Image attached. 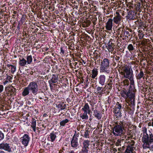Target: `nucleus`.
I'll use <instances>...</instances> for the list:
<instances>
[{"mask_svg": "<svg viewBox=\"0 0 153 153\" xmlns=\"http://www.w3.org/2000/svg\"><path fill=\"white\" fill-rule=\"evenodd\" d=\"M5 90L8 95L14 96L16 94V89L12 85L6 87Z\"/></svg>", "mask_w": 153, "mask_h": 153, "instance_id": "nucleus-5", "label": "nucleus"}, {"mask_svg": "<svg viewBox=\"0 0 153 153\" xmlns=\"http://www.w3.org/2000/svg\"><path fill=\"white\" fill-rule=\"evenodd\" d=\"M102 87H98L97 88V90L98 91H99L98 93H100L101 92L100 91L102 90Z\"/></svg>", "mask_w": 153, "mask_h": 153, "instance_id": "nucleus-50", "label": "nucleus"}, {"mask_svg": "<svg viewBox=\"0 0 153 153\" xmlns=\"http://www.w3.org/2000/svg\"><path fill=\"white\" fill-rule=\"evenodd\" d=\"M30 91L33 94L36 95L38 93V86L37 84L35 82H30L27 86Z\"/></svg>", "mask_w": 153, "mask_h": 153, "instance_id": "nucleus-4", "label": "nucleus"}, {"mask_svg": "<svg viewBox=\"0 0 153 153\" xmlns=\"http://www.w3.org/2000/svg\"><path fill=\"white\" fill-rule=\"evenodd\" d=\"M124 34H126L127 35H128V36H130V34L129 33V32L128 31H126L125 32H124Z\"/></svg>", "mask_w": 153, "mask_h": 153, "instance_id": "nucleus-55", "label": "nucleus"}, {"mask_svg": "<svg viewBox=\"0 0 153 153\" xmlns=\"http://www.w3.org/2000/svg\"><path fill=\"white\" fill-rule=\"evenodd\" d=\"M48 50V49H46V50Z\"/></svg>", "mask_w": 153, "mask_h": 153, "instance_id": "nucleus-63", "label": "nucleus"}, {"mask_svg": "<svg viewBox=\"0 0 153 153\" xmlns=\"http://www.w3.org/2000/svg\"><path fill=\"white\" fill-rule=\"evenodd\" d=\"M74 153V152L72 151L71 153Z\"/></svg>", "mask_w": 153, "mask_h": 153, "instance_id": "nucleus-61", "label": "nucleus"}, {"mask_svg": "<svg viewBox=\"0 0 153 153\" xmlns=\"http://www.w3.org/2000/svg\"><path fill=\"white\" fill-rule=\"evenodd\" d=\"M3 86L2 85H0V93L3 90Z\"/></svg>", "mask_w": 153, "mask_h": 153, "instance_id": "nucleus-51", "label": "nucleus"}, {"mask_svg": "<svg viewBox=\"0 0 153 153\" xmlns=\"http://www.w3.org/2000/svg\"><path fill=\"white\" fill-rule=\"evenodd\" d=\"M110 79H109L108 80V82L107 85H112L113 83V79L112 77H110Z\"/></svg>", "mask_w": 153, "mask_h": 153, "instance_id": "nucleus-38", "label": "nucleus"}, {"mask_svg": "<svg viewBox=\"0 0 153 153\" xmlns=\"http://www.w3.org/2000/svg\"><path fill=\"white\" fill-rule=\"evenodd\" d=\"M92 74H91V77L93 79H95L98 74V71L96 68H94L92 71Z\"/></svg>", "mask_w": 153, "mask_h": 153, "instance_id": "nucleus-20", "label": "nucleus"}, {"mask_svg": "<svg viewBox=\"0 0 153 153\" xmlns=\"http://www.w3.org/2000/svg\"><path fill=\"white\" fill-rule=\"evenodd\" d=\"M8 82V80H6L3 82V84L4 85L6 84Z\"/></svg>", "mask_w": 153, "mask_h": 153, "instance_id": "nucleus-56", "label": "nucleus"}, {"mask_svg": "<svg viewBox=\"0 0 153 153\" xmlns=\"http://www.w3.org/2000/svg\"><path fill=\"white\" fill-rule=\"evenodd\" d=\"M97 18H96L94 19V20L92 21V22L93 23V25L94 26V25H96V21H97Z\"/></svg>", "mask_w": 153, "mask_h": 153, "instance_id": "nucleus-53", "label": "nucleus"}, {"mask_svg": "<svg viewBox=\"0 0 153 153\" xmlns=\"http://www.w3.org/2000/svg\"><path fill=\"white\" fill-rule=\"evenodd\" d=\"M136 91V90H134L133 91H131L130 89L128 91L127 94V98L130 100L131 101V103H134V99H135V91Z\"/></svg>", "mask_w": 153, "mask_h": 153, "instance_id": "nucleus-6", "label": "nucleus"}, {"mask_svg": "<svg viewBox=\"0 0 153 153\" xmlns=\"http://www.w3.org/2000/svg\"><path fill=\"white\" fill-rule=\"evenodd\" d=\"M109 60L107 58H104L101 63L100 66L110 67Z\"/></svg>", "mask_w": 153, "mask_h": 153, "instance_id": "nucleus-18", "label": "nucleus"}, {"mask_svg": "<svg viewBox=\"0 0 153 153\" xmlns=\"http://www.w3.org/2000/svg\"><path fill=\"white\" fill-rule=\"evenodd\" d=\"M137 74H136V77L137 79H140L142 78L143 79L144 78V74L141 69L137 70Z\"/></svg>", "mask_w": 153, "mask_h": 153, "instance_id": "nucleus-14", "label": "nucleus"}, {"mask_svg": "<svg viewBox=\"0 0 153 153\" xmlns=\"http://www.w3.org/2000/svg\"><path fill=\"white\" fill-rule=\"evenodd\" d=\"M12 78L10 76L7 75V80L10 81Z\"/></svg>", "mask_w": 153, "mask_h": 153, "instance_id": "nucleus-54", "label": "nucleus"}, {"mask_svg": "<svg viewBox=\"0 0 153 153\" xmlns=\"http://www.w3.org/2000/svg\"><path fill=\"white\" fill-rule=\"evenodd\" d=\"M30 140V137L27 134H25L22 137L20 138V140L21 141L22 143L25 146H27Z\"/></svg>", "mask_w": 153, "mask_h": 153, "instance_id": "nucleus-7", "label": "nucleus"}, {"mask_svg": "<svg viewBox=\"0 0 153 153\" xmlns=\"http://www.w3.org/2000/svg\"><path fill=\"white\" fill-rule=\"evenodd\" d=\"M123 83L125 85L128 86L129 85V81L127 79H125L123 80Z\"/></svg>", "mask_w": 153, "mask_h": 153, "instance_id": "nucleus-42", "label": "nucleus"}, {"mask_svg": "<svg viewBox=\"0 0 153 153\" xmlns=\"http://www.w3.org/2000/svg\"><path fill=\"white\" fill-rule=\"evenodd\" d=\"M123 123H116L113 129L112 133L115 136H120L123 134Z\"/></svg>", "mask_w": 153, "mask_h": 153, "instance_id": "nucleus-2", "label": "nucleus"}, {"mask_svg": "<svg viewBox=\"0 0 153 153\" xmlns=\"http://www.w3.org/2000/svg\"><path fill=\"white\" fill-rule=\"evenodd\" d=\"M90 132V131H88V130H86L83 136L86 138H89V135Z\"/></svg>", "mask_w": 153, "mask_h": 153, "instance_id": "nucleus-37", "label": "nucleus"}, {"mask_svg": "<svg viewBox=\"0 0 153 153\" xmlns=\"http://www.w3.org/2000/svg\"><path fill=\"white\" fill-rule=\"evenodd\" d=\"M4 137V135L3 133H2L0 131V140L2 139Z\"/></svg>", "mask_w": 153, "mask_h": 153, "instance_id": "nucleus-47", "label": "nucleus"}, {"mask_svg": "<svg viewBox=\"0 0 153 153\" xmlns=\"http://www.w3.org/2000/svg\"><path fill=\"white\" fill-rule=\"evenodd\" d=\"M128 106L126 107V108H127ZM127 110H126V111H127V110H128V109H126Z\"/></svg>", "mask_w": 153, "mask_h": 153, "instance_id": "nucleus-62", "label": "nucleus"}, {"mask_svg": "<svg viewBox=\"0 0 153 153\" xmlns=\"http://www.w3.org/2000/svg\"><path fill=\"white\" fill-rule=\"evenodd\" d=\"M125 147H124V146H122L121 148L120 147L118 148V150L119 152H122L125 149Z\"/></svg>", "mask_w": 153, "mask_h": 153, "instance_id": "nucleus-45", "label": "nucleus"}, {"mask_svg": "<svg viewBox=\"0 0 153 153\" xmlns=\"http://www.w3.org/2000/svg\"><path fill=\"white\" fill-rule=\"evenodd\" d=\"M82 110L84 112H88V114H89L91 112V110L89 106L87 103H85L83 106V107L82 108Z\"/></svg>", "mask_w": 153, "mask_h": 153, "instance_id": "nucleus-17", "label": "nucleus"}, {"mask_svg": "<svg viewBox=\"0 0 153 153\" xmlns=\"http://www.w3.org/2000/svg\"><path fill=\"white\" fill-rule=\"evenodd\" d=\"M69 121V120L68 119H65L64 120H63L60 123V125L61 126H64L65 124L68 123Z\"/></svg>", "mask_w": 153, "mask_h": 153, "instance_id": "nucleus-32", "label": "nucleus"}, {"mask_svg": "<svg viewBox=\"0 0 153 153\" xmlns=\"http://www.w3.org/2000/svg\"><path fill=\"white\" fill-rule=\"evenodd\" d=\"M143 135L142 142L143 143V149L150 148L153 151V133L150 130L147 132V128L146 127L142 128Z\"/></svg>", "mask_w": 153, "mask_h": 153, "instance_id": "nucleus-1", "label": "nucleus"}, {"mask_svg": "<svg viewBox=\"0 0 153 153\" xmlns=\"http://www.w3.org/2000/svg\"><path fill=\"white\" fill-rule=\"evenodd\" d=\"M114 58L118 62H119V61L120 60V57L119 56H115Z\"/></svg>", "mask_w": 153, "mask_h": 153, "instance_id": "nucleus-52", "label": "nucleus"}, {"mask_svg": "<svg viewBox=\"0 0 153 153\" xmlns=\"http://www.w3.org/2000/svg\"><path fill=\"white\" fill-rule=\"evenodd\" d=\"M121 29H122V32L123 31V30H124V29L123 28H118V30H120V31L121 30Z\"/></svg>", "mask_w": 153, "mask_h": 153, "instance_id": "nucleus-57", "label": "nucleus"}, {"mask_svg": "<svg viewBox=\"0 0 153 153\" xmlns=\"http://www.w3.org/2000/svg\"><path fill=\"white\" fill-rule=\"evenodd\" d=\"M7 66L8 68L11 67V72L12 74H13L16 70V67L14 65H11L7 64Z\"/></svg>", "mask_w": 153, "mask_h": 153, "instance_id": "nucleus-29", "label": "nucleus"}, {"mask_svg": "<svg viewBox=\"0 0 153 153\" xmlns=\"http://www.w3.org/2000/svg\"><path fill=\"white\" fill-rule=\"evenodd\" d=\"M112 88V85H108L107 86V88L108 89V91H107L106 92L108 94L109 92V91L110 90H111Z\"/></svg>", "mask_w": 153, "mask_h": 153, "instance_id": "nucleus-46", "label": "nucleus"}, {"mask_svg": "<svg viewBox=\"0 0 153 153\" xmlns=\"http://www.w3.org/2000/svg\"><path fill=\"white\" fill-rule=\"evenodd\" d=\"M93 115L98 119H100L101 118L102 115L97 110L94 111Z\"/></svg>", "mask_w": 153, "mask_h": 153, "instance_id": "nucleus-21", "label": "nucleus"}, {"mask_svg": "<svg viewBox=\"0 0 153 153\" xmlns=\"http://www.w3.org/2000/svg\"><path fill=\"white\" fill-rule=\"evenodd\" d=\"M88 112H84V113L82 114H80V117L82 118V120H86L88 119V116L87 115Z\"/></svg>", "mask_w": 153, "mask_h": 153, "instance_id": "nucleus-25", "label": "nucleus"}, {"mask_svg": "<svg viewBox=\"0 0 153 153\" xmlns=\"http://www.w3.org/2000/svg\"><path fill=\"white\" fill-rule=\"evenodd\" d=\"M88 149L82 147L81 153H88Z\"/></svg>", "mask_w": 153, "mask_h": 153, "instance_id": "nucleus-40", "label": "nucleus"}, {"mask_svg": "<svg viewBox=\"0 0 153 153\" xmlns=\"http://www.w3.org/2000/svg\"><path fill=\"white\" fill-rule=\"evenodd\" d=\"M30 90H29L27 86L24 88L22 93V95L24 96H25L28 95L29 93Z\"/></svg>", "mask_w": 153, "mask_h": 153, "instance_id": "nucleus-26", "label": "nucleus"}, {"mask_svg": "<svg viewBox=\"0 0 153 153\" xmlns=\"http://www.w3.org/2000/svg\"><path fill=\"white\" fill-rule=\"evenodd\" d=\"M90 141L88 140H85L83 143V147L88 149V146L90 145Z\"/></svg>", "mask_w": 153, "mask_h": 153, "instance_id": "nucleus-27", "label": "nucleus"}, {"mask_svg": "<svg viewBox=\"0 0 153 153\" xmlns=\"http://www.w3.org/2000/svg\"><path fill=\"white\" fill-rule=\"evenodd\" d=\"M148 126H152L153 127V119H152L151 122L148 123Z\"/></svg>", "mask_w": 153, "mask_h": 153, "instance_id": "nucleus-49", "label": "nucleus"}, {"mask_svg": "<svg viewBox=\"0 0 153 153\" xmlns=\"http://www.w3.org/2000/svg\"><path fill=\"white\" fill-rule=\"evenodd\" d=\"M77 140L78 139L76 137V135L74 134L71 142V146L72 147H76L78 146Z\"/></svg>", "mask_w": 153, "mask_h": 153, "instance_id": "nucleus-15", "label": "nucleus"}, {"mask_svg": "<svg viewBox=\"0 0 153 153\" xmlns=\"http://www.w3.org/2000/svg\"><path fill=\"white\" fill-rule=\"evenodd\" d=\"M115 45L114 43H112L110 41H109L108 44L107 48L109 52L112 53L114 49Z\"/></svg>", "mask_w": 153, "mask_h": 153, "instance_id": "nucleus-16", "label": "nucleus"}, {"mask_svg": "<svg viewBox=\"0 0 153 153\" xmlns=\"http://www.w3.org/2000/svg\"><path fill=\"white\" fill-rule=\"evenodd\" d=\"M94 54L95 57L96 58V59L100 57V55H99L98 53H97L96 52H94Z\"/></svg>", "mask_w": 153, "mask_h": 153, "instance_id": "nucleus-43", "label": "nucleus"}, {"mask_svg": "<svg viewBox=\"0 0 153 153\" xmlns=\"http://www.w3.org/2000/svg\"><path fill=\"white\" fill-rule=\"evenodd\" d=\"M111 72L110 68L109 66H100V73H105L108 74Z\"/></svg>", "mask_w": 153, "mask_h": 153, "instance_id": "nucleus-11", "label": "nucleus"}, {"mask_svg": "<svg viewBox=\"0 0 153 153\" xmlns=\"http://www.w3.org/2000/svg\"><path fill=\"white\" fill-rule=\"evenodd\" d=\"M128 144L127 147H130L131 148H132V150H134L135 149V147H134L135 142L134 140H130L128 141Z\"/></svg>", "mask_w": 153, "mask_h": 153, "instance_id": "nucleus-19", "label": "nucleus"}, {"mask_svg": "<svg viewBox=\"0 0 153 153\" xmlns=\"http://www.w3.org/2000/svg\"><path fill=\"white\" fill-rule=\"evenodd\" d=\"M60 50H61V52L62 53H64V51L63 50V48H60Z\"/></svg>", "mask_w": 153, "mask_h": 153, "instance_id": "nucleus-58", "label": "nucleus"}, {"mask_svg": "<svg viewBox=\"0 0 153 153\" xmlns=\"http://www.w3.org/2000/svg\"><path fill=\"white\" fill-rule=\"evenodd\" d=\"M124 143V140L123 139H119L115 143V145L117 146H121L122 144H123Z\"/></svg>", "mask_w": 153, "mask_h": 153, "instance_id": "nucleus-28", "label": "nucleus"}, {"mask_svg": "<svg viewBox=\"0 0 153 153\" xmlns=\"http://www.w3.org/2000/svg\"><path fill=\"white\" fill-rule=\"evenodd\" d=\"M36 120L35 119L33 118L32 119V123L31 126L34 132L36 131Z\"/></svg>", "mask_w": 153, "mask_h": 153, "instance_id": "nucleus-23", "label": "nucleus"}, {"mask_svg": "<svg viewBox=\"0 0 153 153\" xmlns=\"http://www.w3.org/2000/svg\"><path fill=\"white\" fill-rule=\"evenodd\" d=\"M27 62L30 64L32 61V58L31 55L27 56Z\"/></svg>", "mask_w": 153, "mask_h": 153, "instance_id": "nucleus-33", "label": "nucleus"}, {"mask_svg": "<svg viewBox=\"0 0 153 153\" xmlns=\"http://www.w3.org/2000/svg\"><path fill=\"white\" fill-rule=\"evenodd\" d=\"M128 18L130 19H135V17L133 16V15H134V13H133V14H132V12L130 11L128 13Z\"/></svg>", "mask_w": 153, "mask_h": 153, "instance_id": "nucleus-34", "label": "nucleus"}, {"mask_svg": "<svg viewBox=\"0 0 153 153\" xmlns=\"http://www.w3.org/2000/svg\"><path fill=\"white\" fill-rule=\"evenodd\" d=\"M63 102L60 103L57 105L58 108H60V110H62L65 109V105H63Z\"/></svg>", "mask_w": 153, "mask_h": 153, "instance_id": "nucleus-30", "label": "nucleus"}, {"mask_svg": "<svg viewBox=\"0 0 153 153\" xmlns=\"http://www.w3.org/2000/svg\"><path fill=\"white\" fill-rule=\"evenodd\" d=\"M127 109H128V113H129L130 114H131L133 113V110H131V108H129L128 107H127Z\"/></svg>", "mask_w": 153, "mask_h": 153, "instance_id": "nucleus-48", "label": "nucleus"}, {"mask_svg": "<svg viewBox=\"0 0 153 153\" xmlns=\"http://www.w3.org/2000/svg\"><path fill=\"white\" fill-rule=\"evenodd\" d=\"M127 49L129 52L131 53L135 49L134 47L132 44H130L128 46Z\"/></svg>", "mask_w": 153, "mask_h": 153, "instance_id": "nucleus-31", "label": "nucleus"}, {"mask_svg": "<svg viewBox=\"0 0 153 153\" xmlns=\"http://www.w3.org/2000/svg\"><path fill=\"white\" fill-rule=\"evenodd\" d=\"M57 78L56 77H52L51 79V81L53 83H56L57 82Z\"/></svg>", "mask_w": 153, "mask_h": 153, "instance_id": "nucleus-44", "label": "nucleus"}, {"mask_svg": "<svg viewBox=\"0 0 153 153\" xmlns=\"http://www.w3.org/2000/svg\"><path fill=\"white\" fill-rule=\"evenodd\" d=\"M27 64V61L23 58H19V65L22 66H24Z\"/></svg>", "mask_w": 153, "mask_h": 153, "instance_id": "nucleus-22", "label": "nucleus"}, {"mask_svg": "<svg viewBox=\"0 0 153 153\" xmlns=\"http://www.w3.org/2000/svg\"><path fill=\"white\" fill-rule=\"evenodd\" d=\"M49 136L51 139L50 141L52 142H53L54 141L56 137V136L55 133L53 132L50 133L49 135Z\"/></svg>", "mask_w": 153, "mask_h": 153, "instance_id": "nucleus-24", "label": "nucleus"}, {"mask_svg": "<svg viewBox=\"0 0 153 153\" xmlns=\"http://www.w3.org/2000/svg\"><path fill=\"white\" fill-rule=\"evenodd\" d=\"M99 83L102 86L106 82V77L104 74H101L98 78Z\"/></svg>", "mask_w": 153, "mask_h": 153, "instance_id": "nucleus-13", "label": "nucleus"}, {"mask_svg": "<svg viewBox=\"0 0 153 153\" xmlns=\"http://www.w3.org/2000/svg\"><path fill=\"white\" fill-rule=\"evenodd\" d=\"M135 24L136 25H138L139 27H141L142 25H143V23L141 22V20L139 21V20H137V21H136L135 22Z\"/></svg>", "mask_w": 153, "mask_h": 153, "instance_id": "nucleus-39", "label": "nucleus"}, {"mask_svg": "<svg viewBox=\"0 0 153 153\" xmlns=\"http://www.w3.org/2000/svg\"><path fill=\"white\" fill-rule=\"evenodd\" d=\"M122 17L120 15L118 12L116 13V15L114 17L113 20L114 22L116 24H119L120 21H121Z\"/></svg>", "mask_w": 153, "mask_h": 153, "instance_id": "nucleus-10", "label": "nucleus"}, {"mask_svg": "<svg viewBox=\"0 0 153 153\" xmlns=\"http://www.w3.org/2000/svg\"><path fill=\"white\" fill-rule=\"evenodd\" d=\"M17 27L19 30L20 29V26L19 25H19L17 26Z\"/></svg>", "mask_w": 153, "mask_h": 153, "instance_id": "nucleus-60", "label": "nucleus"}, {"mask_svg": "<svg viewBox=\"0 0 153 153\" xmlns=\"http://www.w3.org/2000/svg\"><path fill=\"white\" fill-rule=\"evenodd\" d=\"M132 148H131L130 147H127L125 153H133V151L134 150H132Z\"/></svg>", "mask_w": 153, "mask_h": 153, "instance_id": "nucleus-36", "label": "nucleus"}, {"mask_svg": "<svg viewBox=\"0 0 153 153\" xmlns=\"http://www.w3.org/2000/svg\"><path fill=\"white\" fill-rule=\"evenodd\" d=\"M0 149H3L9 152H10L11 148L10 144L7 143H3L0 144Z\"/></svg>", "mask_w": 153, "mask_h": 153, "instance_id": "nucleus-9", "label": "nucleus"}, {"mask_svg": "<svg viewBox=\"0 0 153 153\" xmlns=\"http://www.w3.org/2000/svg\"><path fill=\"white\" fill-rule=\"evenodd\" d=\"M121 70L122 71L120 72V74L123 75L124 77L128 79L133 75L132 73L131 72L130 68L128 66L122 67Z\"/></svg>", "mask_w": 153, "mask_h": 153, "instance_id": "nucleus-3", "label": "nucleus"}, {"mask_svg": "<svg viewBox=\"0 0 153 153\" xmlns=\"http://www.w3.org/2000/svg\"><path fill=\"white\" fill-rule=\"evenodd\" d=\"M130 81V84L132 85H134V81L133 76L128 78Z\"/></svg>", "mask_w": 153, "mask_h": 153, "instance_id": "nucleus-41", "label": "nucleus"}, {"mask_svg": "<svg viewBox=\"0 0 153 153\" xmlns=\"http://www.w3.org/2000/svg\"><path fill=\"white\" fill-rule=\"evenodd\" d=\"M113 26V19H109L106 24L105 28L108 30H112Z\"/></svg>", "mask_w": 153, "mask_h": 153, "instance_id": "nucleus-12", "label": "nucleus"}, {"mask_svg": "<svg viewBox=\"0 0 153 153\" xmlns=\"http://www.w3.org/2000/svg\"><path fill=\"white\" fill-rule=\"evenodd\" d=\"M0 153H5V152L3 151L0 150Z\"/></svg>", "mask_w": 153, "mask_h": 153, "instance_id": "nucleus-59", "label": "nucleus"}, {"mask_svg": "<svg viewBox=\"0 0 153 153\" xmlns=\"http://www.w3.org/2000/svg\"><path fill=\"white\" fill-rule=\"evenodd\" d=\"M128 94V91H127L126 90H124L122 92V93L121 95L124 98H127V94Z\"/></svg>", "mask_w": 153, "mask_h": 153, "instance_id": "nucleus-35", "label": "nucleus"}, {"mask_svg": "<svg viewBox=\"0 0 153 153\" xmlns=\"http://www.w3.org/2000/svg\"><path fill=\"white\" fill-rule=\"evenodd\" d=\"M121 108V105L118 102H117L115 106L114 113L115 114H117V115L118 116H121V113L120 111Z\"/></svg>", "mask_w": 153, "mask_h": 153, "instance_id": "nucleus-8", "label": "nucleus"}]
</instances>
